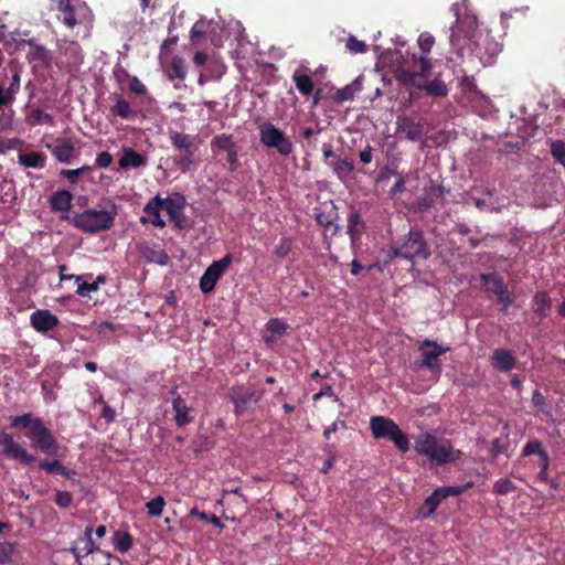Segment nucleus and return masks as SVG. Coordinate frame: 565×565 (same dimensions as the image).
<instances>
[{"mask_svg":"<svg viewBox=\"0 0 565 565\" xmlns=\"http://www.w3.org/2000/svg\"><path fill=\"white\" fill-rule=\"evenodd\" d=\"M295 239L292 237L284 236L279 239L275 247L274 254L279 259L286 258L292 250Z\"/></svg>","mask_w":565,"mask_h":565,"instance_id":"nucleus-41","label":"nucleus"},{"mask_svg":"<svg viewBox=\"0 0 565 565\" xmlns=\"http://www.w3.org/2000/svg\"><path fill=\"white\" fill-rule=\"evenodd\" d=\"M39 467L49 473H56L64 476L68 478L71 473L73 472L71 469L66 468L64 465L61 463L58 460L53 461H41L39 463Z\"/></svg>","mask_w":565,"mask_h":565,"instance_id":"nucleus-39","label":"nucleus"},{"mask_svg":"<svg viewBox=\"0 0 565 565\" xmlns=\"http://www.w3.org/2000/svg\"><path fill=\"white\" fill-rule=\"evenodd\" d=\"M95 403H99V404L103 405V408H102V412H100V417L104 418L107 424H110V423L115 422V419H116V412H115V409L110 405H108L103 399V397H99V398L95 399Z\"/></svg>","mask_w":565,"mask_h":565,"instance_id":"nucleus-48","label":"nucleus"},{"mask_svg":"<svg viewBox=\"0 0 565 565\" xmlns=\"http://www.w3.org/2000/svg\"><path fill=\"white\" fill-rule=\"evenodd\" d=\"M73 195L70 191L58 190L50 198V205L52 211L66 212L72 206Z\"/></svg>","mask_w":565,"mask_h":565,"instance_id":"nucleus-26","label":"nucleus"},{"mask_svg":"<svg viewBox=\"0 0 565 565\" xmlns=\"http://www.w3.org/2000/svg\"><path fill=\"white\" fill-rule=\"evenodd\" d=\"M199 519L217 526L220 530L224 529V524L221 522L218 516H216L215 514L202 513V514H199Z\"/></svg>","mask_w":565,"mask_h":565,"instance_id":"nucleus-60","label":"nucleus"},{"mask_svg":"<svg viewBox=\"0 0 565 565\" xmlns=\"http://www.w3.org/2000/svg\"><path fill=\"white\" fill-rule=\"evenodd\" d=\"M551 298L547 292L545 291H537L533 296V311L540 316L541 318H545L548 315V311L551 310Z\"/></svg>","mask_w":565,"mask_h":565,"instance_id":"nucleus-31","label":"nucleus"},{"mask_svg":"<svg viewBox=\"0 0 565 565\" xmlns=\"http://www.w3.org/2000/svg\"><path fill=\"white\" fill-rule=\"evenodd\" d=\"M329 166L337 174V177L342 181L349 178L354 170V163L352 160L342 159L339 157H337L333 162L329 163Z\"/></svg>","mask_w":565,"mask_h":565,"instance_id":"nucleus-33","label":"nucleus"},{"mask_svg":"<svg viewBox=\"0 0 565 565\" xmlns=\"http://www.w3.org/2000/svg\"><path fill=\"white\" fill-rule=\"evenodd\" d=\"M232 257L230 254L223 258L213 262L200 278V289L203 294L214 290L217 280L222 277L226 268L230 266Z\"/></svg>","mask_w":565,"mask_h":565,"instance_id":"nucleus-11","label":"nucleus"},{"mask_svg":"<svg viewBox=\"0 0 565 565\" xmlns=\"http://www.w3.org/2000/svg\"><path fill=\"white\" fill-rule=\"evenodd\" d=\"M424 92L433 97H446L449 89L445 82L437 76L430 83L425 84Z\"/></svg>","mask_w":565,"mask_h":565,"instance_id":"nucleus-34","label":"nucleus"},{"mask_svg":"<svg viewBox=\"0 0 565 565\" xmlns=\"http://www.w3.org/2000/svg\"><path fill=\"white\" fill-rule=\"evenodd\" d=\"M116 212L87 209L74 216V225L85 233H98L109 230L115 222Z\"/></svg>","mask_w":565,"mask_h":565,"instance_id":"nucleus-6","label":"nucleus"},{"mask_svg":"<svg viewBox=\"0 0 565 565\" xmlns=\"http://www.w3.org/2000/svg\"><path fill=\"white\" fill-rule=\"evenodd\" d=\"M363 230L364 222L361 215L358 212L350 213L348 217V233L350 234L352 241L359 238Z\"/></svg>","mask_w":565,"mask_h":565,"instance_id":"nucleus-37","label":"nucleus"},{"mask_svg":"<svg viewBox=\"0 0 565 565\" xmlns=\"http://www.w3.org/2000/svg\"><path fill=\"white\" fill-rule=\"evenodd\" d=\"M340 427H341V428H343V429H345V428H347V424H345V422H344V420H340V419H338V420L333 422L330 426H328L327 428H324V430H323V437H324L326 439H329V438H330V436H331V434H332V433H335Z\"/></svg>","mask_w":565,"mask_h":565,"instance_id":"nucleus-58","label":"nucleus"},{"mask_svg":"<svg viewBox=\"0 0 565 565\" xmlns=\"http://www.w3.org/2000/svg\"><path fill=\"white\" fill-rule=\"evenodd\" d=\"M358 88L354 87V83L347 85L337 90L334 95V99L339 103L352 100L354 98L355 92Z\"/></svg>","mask_w":565,"mask_h":565,"instance_id":"nucleus-47","label":"nucleus"},{"mask_svg":"<svg viewBox=\"0 0 565 565\" xmlns=\"http://www.w3.org/2000/svg\"><path fill=\"white\" fill-rule=\"evenodd\" d=\"M450 10L456 17V22L450 26L451 47L458 55H463L466 51H475L478 22L477 17L468 9V0L454 3Z\"/></svg>","mask_w":565,"mask_h":565,"instance_id":"nucleus-1","label":"nucleus"},{"mask_svg":"<svg viewBox=\"0 0 565 565\" xmlns=\"http://www.w3.org/2000/svg\"><path fill=\"white\" fill-rule=\"evenodd\" d=\"M58 318L45 309H38L30 316V323L34 330L46 333L58 326Z\"/></svg>","mask_w":565,"mask_h":565,"instance_id":"nucleus-14","label":"nucleus"},{"mask_svg":"<svg viewBox=\"0 0 565 565\" xmlns=\"http://www.w3.org/2000/svg\"><path fill=\"white\" fill-rule=\"evenodd\" d=\"M172 408L174 411V420L179 427L185 426L193 420L191 409L186 406L185 399L177 395L172 401Z\"/></svg>","mask_w":565,"mask_h":565,"instance_id":"nucleus-20","label":"nucleus"},{"mask_svg":"<svg viewBox=\"0 0 565 565\" xmlns=\"http://www.w3.org/2000/svg\"><path fill=\"white\" fill-rule=\"evenodd\" d=\"M113 163V156L108 151H103L97 154L95 164L98 168H108Z\"/></svg>","mask_w":565,"mask_h":565,"instance_id":"nucleus-57","label":"nucleus"},{"mask_svg":"<svg viewBox=\"0 0 565 565\" xmlns=\"http://www.w3.org/2000/svg\"><path fill=\"white\" fill-rule=\"evenodd\" d=\"M422 360L415 362V370L427 369L430 371L434 382L441 375L443 366L439 356L450 351L449 345H443L435 340L425 339L420 345Z\"/></svg>","mask_w":565,"mask_h":565,"instance_id":"nucleus-5","label":"nucleus"},{"mask_svg":"<svg viewBox=\"0 0 565 565\" xmlns=\"http://www.w3.org/2000/svg\"><path fill=\"white\" fill-rule=\"evenodd\" d=\"M70 278H74L77 282L76 294L82 297H87L90 295V292L96 291L97 288V281L94 282H86L83 280L81 276L71 275Z\"/></svg>","mask_w":565,"mask_h":565,"instance_id":"nucleus-43","label":"nucleus"},{"mask_svg":"<svg viewBox=\"0 0 565 565\" xmlns=\"http://www.w3.org/2000/svg\"><path fill=\"white\" fill-rule=\"evenodd\" d=\"M235 148L236 146L232 135L221 134L215 136L211 141V150L214 156H218L220 152L228 153Z\"/></svg>","mask_w":565,"mask_h":565,"instance_id":"nucleus-29","label":"nucleus"},{"mask_svg":"<svg viewBox=\"0 0 565 565\" xmlns=\"http://www.w3.org/2000/svg\"><path fill=\"white\" fill-rule=\"evenodd\" d=\"M169 138L173 149L178 151L172 158L173 164L181 172H188L200 163L199 148L194 145L195 137L173 131Z\"/></svg>","mask_w":565,"mask_h":565,"instance_id":"nucleus-3","label":"nucleus"},{"mask_svg":"<svg viewBox=\"0 0 565 565\" xmlns=\"http://www.w3.org/2000/svg\"><path fill=\"white\" fill-rule=\"evenodd\" d=\"M390 256L408 260H413L417 256L427 258L428 254L422 231H409L402 242L391 246Z\"/></svg>","mask_w":565,"mask_h":565,"instance_id":"nucleus-7","label":"nucleus"},{"mask_svg":"<svg viewBox=\"0 0 565 565\" xmlns=\"http://www.w3.org/2000/svg\"><path fill=\"white\" fill-rule=\"evenodd\" d=\"M19 89H20V74L18 72H15L12 75V81H11L10 86L7 89H4V93L8 94V96H9L10 103L13 102L14 95L19 92Z\"/></svg>","mask_w":565,"mask_h":565,"instance_id":"nucleus-54","label":"nucleus"},{"mask_svg":"<svg viewBox=\"0 0 565 565\" xmlns=\"http://www.w3.org/2000/svg\"><path fill=\"white\" fill-rule=\"evenodd\" d=\"M18 161L24 168L43 169L46 162V154L40 151L21 153L18 156Z\"/></svg>","mask_w":565,"mask_h":565,"instance_id":"nucleus-28","label":"nucleus"},{"mask_svg":"<svg viewBox=\"0 0 565 565\" xmlns=\"http://www.w3.org/2000/svg\"><path fill=\"white\" fill-rule=\"evenodd\" d=\"M14 552L13 544L10 542H0V565L11 561Z\"/></svg>","mask_w":565,"mask_h":565,"instance_id":"nucleus-50","label":"nucleus"},{"mask_svg":"<svg viewBox=\"0 0 565 565\" xmlns=\"http://www.w3.org/2000/svg\"><path fill=\"white\" fill-rule=\"evenodd\" d=\"M532 404L534 407H536L539 411H543L545 407V397L539 390H534L532 393Z\"/></svg>","mask_w":565,"mask_h":565,"instance_id":"nucleus-59","label":"nucleus"},{"mask_svg":"<svg viewBox=\"0 0 565 565\" xmlns=\"http://www.w3.org/2000/svg\"><path fill=\"white\" fill-rule=\"evenodd\" d=\"M96 330L99 334H106V333H114L116 328L113 322L110 321H102L97 327Z\"/></svg>","mask_w":565,"mask_h":565,"instance_id":"nucleus-62","label":"nucleus"},{"mask_svg":"<svg viewBox=\"0 0 565 565\" xmlns=\"http://www.w3.org/2000/svg\"><path fill=\"white\" fill-rule=\"evenodd\" d=\"M370 429L375 439L390 440L403 454L411 449L408 437L401 430L398 425L388 417H371Z\"/></svg>","mask_w":565,"mask_h":565,"instance_id":"nucleus-4","label":"nucleus"},{"mask_svg":"<svg viewBox=\"0 0 565 565\" xmlns=\"http://www.w3.org/2000/svg\"><path fill=\"white\" fill-rule=\"evenodd\" d=\"M495 493L504 495L516 490V486L508 478H501L493 483Z\"/></svg>","mask_w":565,"mask_h":565,"instance_id":"nucleus-46","label":"nucleus"},{"mask_svg":"<svg viewBox=\"0 0 565 565\" xmlns=\"http://www.w3.org/2000/svg\"><path fill=\"white\" fill-rule=\"evenodd\" d=\"M45 148L58 162L66 164L71 163L75 152L74 143L68 138H56L53 142H46Z\"/></svg>","mask_w":565,"mask_h":565,"instance_id":"nucleus-13","label":"nucleus"},{"mask_svg":"<svg viewBox=\"0 0 565 565\" xmlns=\"http://www.w3.org/2000/svg\"><path fill=\"white\" fill-rule=\"evenodd\" d=\"M164 507H166V500L162 495H157L156 498L149 500L146 503V509H147L148 515L151 518L161 516Z\"/></svg>","mask_w":565,"mask_h":565,"instance_id":"nucleus-40","label":"nucleus"},{"mask_svg":"<svg viewBox=\"0 0 565 565\" xmlns=\"http://www.w3.org/2000/svg\"><path fill=\"white\" fill-rule=\"evenodd\" d=\"M486 278L494 281V287L487 286V291L495 294L503 309H508L512 305L513 299L502 278L500 276H486Z\"/></svg>","mask_w":565,"mask_h":565,"instance_id":"nucleus-19","label":"nucleus"},{"mask_svg":"<svg viewBox=\"0 0 565 565\" xmlns=\"http://www.w3.org/2000/svg\"><path fill=\"white\" fill-rule=\"evenodd\" d=\"M164 201L161 198L154 196L148 201L143 211L149 215L153 226L162 228L166 222L161 218L160 211L162 210Z\"/></svg>","mask_w":565,"mask_h":565,"instance_id":"nucleus-22","label":"nucleus"},{"mask_svg":"<svg viewBox=\"0 0 565 565\" xmlns=\"http://www.w3.org/2000/svg\"><path fill=\"white\" fill-rule=\"evenodd\" d=\"M288 328V323L280 318L269 319L265 324V330L270 334L264 335V341L266 343H273L276 340V335L286 334Z\"/></svg>","mask_w":565,"mask_h":565,"instance_id":"nucleus-27","label":"nucleus"},{"mask_svg":"<svg viewBox=\"0 0 565 565\" xmlns=\"http://www.w3.org/2000/svg\"><path fill=\"white\" fill-rule=\"evenodd\" d=\"M292 81L296 85V88L302 96H310L313 92V82L311 76L306 73H302L300 70H296L292 74Z\"/></svg>","mask_w":565,"mask_h":565,"instance_id":"nucleus-30","label":"nucleus"},{"mask_svg":"<svg viewBox=\"0 0 565 565\" xmlns=\"http://www.w3.org/2000/svg\"><path fill=\"white\" fill-rule=\"evenodd\" d=\"M543 451H545V450L543 449L541 441L532 440V441H529L524 446L522 455L525 456V457L526 456H532V455L540 456Z\"/></svg>","mask_w":565,"mask_h":565,"instance_id":"nucleus-52","label":"nucleus"},{"mask_svg":"<svg viewBox=\"0 0 565 565\" xmlns=\"http://www.w3.org/2000/svg\"><path fill=\"white\" fill-rule=\"evenodd\" d=\"M130 90L135 94L142 95L147 92L146 86L137 77H134L129 84Z\"/></svg>","mask_w":565,"mask_h":565,"instance_id":"nucleus-61","label":"nucleus"},{"mask_svg":"<svg viewBox=\"0 0 565 565\" xmlns=\"http://www.w3.org/2000/svg\"><path fill=\"white\" fill-rule=\"evenodd\" d=\"M471 486H472V482L469 481L466 484L441 487V489L444 490V493H445L446 498H448V497H456V495L462 494L469 488H471Z\"/></svg>","mask_w":565,"mask_h":565,"instance_id":"nucleus-51","label":"nucleus"},{"mask_svg":"<svg viewBox=\"0 0 565 565\" xmlns=\"http://www.w3.org/2000/svg\"><path fill=\"white\" fill-rule=\"evenodd\" d=\"M552 153L558 161H561L563 164H565V162L561 159L565 154L564 143L554 145L552 148Z\"/></svg>","mask_w":565,"mask_h":565,"instance_id":"nucleus-64","label":"nucleus"},{"mask_svg":"<svg viewBox=\"0 0 565 565\" xmlns=\"http://www.w3.org/2000/svg\"><path fill=\"white\" fill-rule=\"evenodd\" d=\"M57 10L63 13L62 23L70 29L92 19V12L85 3L73 4L71 0H60Z\"/></svg>","mask_w":565,"mask_h":565,"instance_id":"nucleus-10","label":"nucleus"},{"mask_svg":"<svg viewBox=\"0 0 565 565\" xmlns=\"http://www.w3.org/2000/svg\"><path fill=\"white\" fill-rule=\"evenodd\" d=\"M89 171H92V167L83 166L78 169H73V170L63 169L60 171V175L63 178H66L70 181V183L75 184V183H77L78 178L81 175H83L84 173H87Z\"/></svg>","mask_w":565,"mask_h":565,"instance_id":"nucleus-44","label":"nucleus"},{"mask_svg":"<svg viewBox=\"0 0 565 565\" xmlns=\"http://www.w3.org/2000/svg\"><path fill=\"white\" fill-rule=\"evenodd\" d=\"M345 46L353 54L364 53L366 51V44L353 35L348 38Z\"/></svg>","mask_w":565,"mask_h":565,"instance_id":"nucleus-49","label":"nucleus"},{"mask_svg":"<svg viewBox=\"0 0 565 565\" xmlns=\"http://www.w3.org/2000/svg\"><path fill=\"white\" fill-rule=\"evenodd\" d=\"M359 158L362 163L367 164L372 161V147L367 145L363 150L360 151Z\"/></svg>","mask_w":565,"mask_h":565,"instance_id":"nucleus-63","label":"nucleus"},{"mask_svg":"<svg viewBox=\"0 0 565 565\" xmlns=\"http://www.w3.org/2000/svg\"><path fill=\"white\" fill-rule=\"evenodd\" d=\"M434 42V38L429 33H422L418 38V45L425 53H428L431 50Z\"/></svg>","mask_w":565,"mask_h":565,"instance_id":"nucleus-56","label":"nucleus"},{"mask_svg":"<svg viewBox=\"0 0 565 565\" xmlns=\"http://www.w3.org/2000/svg\"><path fill=\"white\" fill-rule=\"evenodd\" d=\"M118 163L121 169H128L130 167L140 168L146 166L147 160L132 148H124L122 156L119 158Z\"/></svg>","mask_w":565,"mask_h":565,"instance_id":"nucleus-25","label":"nucleus"},{"mask_svg":"<svg viewBox=\"0 0 565 565\" xmlns=\"http://www.w3.org/2000/svg\"><path fill=\"white\" fill-rule=\"evenodd\" d=\"M204 33H205V21L203 19H201L193 24V26L190 31V39L192 42H195L196 40L202 38Z\"/></svg>","mask_w":565,"mask_h":565,"instance_id":"nucleus-55","label":"nucleus"},{"mask_svg":"<svg viewBox=\"0 0 565 565\" xmlns=\"http://www.w3.org/2000/svg\"><path fill=\"white\" fill-rule=\"evenodd\" d=\"M259 139L264 146L276 149L279 154L285 157L294 150L292 142L285 131L268 121L259 126Z\"/></svg>","mask_w":565,"mask_h":565,"instance_id":"nucleus-8","label":"nucleus"},{"mask_svg":"<svg viewBox=\"0 0 565 565\" xmlns=\"http://www.w3.org/2000/svg\"><path fill=\"white\" fill-rule=\"evenodd\" d=\"M396 134L409 141H417L423 136V125L409 117H399L396 120Z\"/></svg>","mask_w":565,"mask_h":565,"instance_id":"nucleus-16","label":"nucleus"},{"mask_svg":"<svg viewBox=\"0 0 565 565\" xmlns=\"http://www.w3.org/2000/svg\"><path fill=\"white\" fill-rule=\"evenodd\" d=\"M78 543L83 544L79 551H77V548H73V552L75 553V556L77 558L81 556H87L88 554H92L95 550H97L92 539L90 527H86L85 535L78 540Z\"/></svg>","mask_w":565,"mask_h":565,"instance_id":"nucleus-35","label":"nucleus"},{"mask_svg":"<svg viewBox=\"0 0 565 565\" xmlns=\"http://www.w3.org/2000/svg\"><path fill=\"white\" fill-rule=\"evenodd\" d=\"M113 544L121 553L128 552L132 546V536L126 531H117L113 535Z\"/></svg>","mask_w":565,"mask_h":565,"instance_id":"nucleus-38","label":"nucleus"},{"mask_svg":"<svg viewBox=\"0 0 565 565\" xmlns=\"http://www.w3.org/2000/svg\"><path fill=\"white\" fill-rule=\"evenodd\" d=\"M35 418L36 417H34L33 414L26 413L21 416L11 417L10 423L14 428H28V430H31Z\"/></svg>","mask_w":565,"mask_h":565,"instance_id":"nucleus-42","label":"nucleus"},{"mask_svg":"<svg viewBox=\"0 0 565 565\" xmlns=\"http://www.w3.org/2000/svg\"><path fill=\"white\" fill-rule=\"evenodd\" d=\"M516 363L513 354L505 349H498L492 354V364L501 372H509L514 369Z\"/></svg>","mask_w":565,"mask_h":565,"instance_id":"nucleus-21","label":"nucleus"},{"mask_svg":"<svg viewBox=\"0 0 565 565\" xmlns=\"http://www.w3.org/2000/svg\"><path fill=\"white\" fill-rule=\"evenodd\" d=\"M113 115L121 119H130L135 116V111L131 109L129 103L119 96H116L115 104L111 106Z\"/></svg>","mask_w":565,"mask_h":565,"instance_id":"nucleus-36","label":"nucleus"},{"mask_svg":"<svg viewBox=\"0 0 565 565\" xmlns=\"http://www.w3.org/2000/svg\"><path fill=\"white\" fill-rule=\"evenodd\" d=\"M423 78L424 77L422 75L414 72H403L399 76V79L405 84L412 85L420 90H424L425 87Z\"/></svg>","mask_w":565,"mask_h":565,"instance_id":"nucleus-45","label":"nucleus"},{"mask_svg":"<svg viewBox=\"0 0 565 565\" xmlns=\"http://www.w3.org/2000/svg\"><path fill=\"white\" fill-rule=\"evenodd\" d=\"M57 49L66 57V63L71 67H78L83 63V52L76 41L58 40Z\"/></svg>","mask_w":565,"mask_h":565,"instance_id":"nucleus-15","label":"nucleus"},{"mask_svg":"<svg viewBox=\"0 0 565 565\" xmlns=\"http://www.w3.org/2000/svg\"><path fill=\"white\" fill-rule=\"evenodd\" d=\"M230 398L234 404L235 415L241 416L245 412L248 403L252 401L257 403L259 397H256L254 393L244 392L241 387H238L232 388Z\"/></svg>","mask_w":565,"mask_h":565,"instance_id":"nucleus-18","label":"nucleus"},{"mask_svg":"<svg viewBox=\"0 0 565 565\" xmlns=\"http://www.w3.org/2000/svg\"><path fill=\"white\" fill-rule=\"evenodd\" d=\"M73 495L70 491H56L55 503L61 508H67L72 504Z\"/></svg>","mask_w":565,"mask_h":565,"instance_id":"nucleus-53","label":"nucleus"},{"mask_svg":"<svg viewBox=\"0 0 565 565\" xmlns=\"http://www.w3.org/2000/svg\"><path fill=\"white\" fill-rule=\"evenodd\" d=\"M186 71L188 68L185 61L180 56H173L169 64L164 67L167 77L170 81L179 79L180 82H183L186 76Z\"/></svg>","mask_w":565,"mask_h":565,"instance_id":"nucleus-23","label":"nucleus"},{"mask_svg":"<svg viewBox=\"0 0 565 565\" xmlns=\"http://www.w3.org/2000/svg\"><path fill=\"white\" fill-rule=\"evenodd\" d=\"M0 446L7 457L17 459L23 463H31L35 457L30 455L24 448L14 443L13 436L8 433H0Z\"/></svg>","mask_w":565,"mask_h":565,"instance_id":"nucleus-12","label":"nucleus"},{"mask_svg":"<svg viewBox=\"0 0 565 565\" xmlns=\"http://www.w3.org/2000/svg\"><path fill=\"white\" fill-rule=\"evenodd\" d=\"M26 437L31 440V445L34 449L49 456L57 455L58 444L41 418H35L32 429L26 433Z\"/></svg>","mask_w":565,"mask_h":565,"instance_id":"nucleus-9","label":"nucleus"},{"mask_svg":"<svg viewBox=\"0 0 565 565\" xmlns=\"http://www.w3.org/2000/svg\"><path fill=\"white\" fill-rule=\"evenodd\" d=\"M25 44L31 49L29 53L30 58L38 60L44 64H49L51 62L50 51L44 45L38 43L35 39L26 40Z\"/></svg>","mask_w":565,"mask_h":565,"instance_id":"nucleus-32","label":"nucleus"},{"mask_svg":"<svg viewBox=\"0 0 565 565\" xmlns=\"http://www.w3.org/2000/svg\"><path fill=\"white\" fill-rule=\"evenodd\" d=\"M446 499V495L444 493V490L440 488H437L434 490V492L424 501L419 509V514L423 518L430 516L438 505Z\"/></svg>","mask_w":565,"mask_h":565,"instance_id":"nucleus-24","label":"nucleus"},{"mask_svg":"<svg viewBox=\"0 0 565 565\" xmlns=\"http://www.w3.org/2000/svg\"><path fill=\"white\" fill-rule=\"evenodd\" d=\"M414 450L417 455L426 457L430 466H441L457 461L463 456L461 450L454 449L450 440L446 438L438 439L428 431L416 438Z\"/></svg>","mask_w":565,"mask_h":565,"instance_id":"nucleus-2","label":"nucleus"},{"mask_svg":"<svg viewBox=\"0 0 565 565\" xmlns=\"http://www.w3.org/2000/svg\"><path fill=\"white\" fill-rule=\"evenodd\" d=\"M162 201H164L163 207L166 209L171 222H173L179 228L183 227L185 222L184 199L182 196H178L162 199Z\"/></svg>","mask_w":565,"mask_h":565,"instance_id":"nucleus-17","label":"nucleus"}]
</instances>
